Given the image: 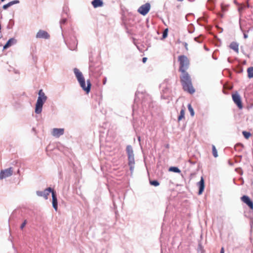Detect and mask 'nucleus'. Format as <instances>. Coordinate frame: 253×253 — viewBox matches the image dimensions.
Instances as JSON below:
<instances>
[{"label": "nucleus", "mask_w": 253, "mask_h": 253, "mask_svg": "<svg viewBox=\"0 0 253 253\" xmlns=\"http://www.w3.org/2000/svg\"><path fill=\"white\" fill-rule=\"evenodd\" d=\"M184 46H185V48L187 50L188 49V48H187L188 44H187V43L185 42V44H184Z\"/></svg>", "instance_id": "37998d69"}, {"label": "nucleus", "mask_w": 253, "mask_h": 253, "mask_svg": "<svg viewBox=\"0 0 253 253\" xmlns=\"http://www.w3.org/2000/svg\"><path fill=\"white\" fill-rule=\"evenodd\" d=\"M228 62H230L229 58H228Z\"/></svg>", "instance_id": "8fccbe9b"}, {"label": "nucleus", "mask_w": 253, "mask_h": 253, "mask_svg": "<svg viewBox=\"0 0 253 253\" xmlns=\"http://www.w3.org/2000/svg\"><path fill=\"white\" fill-rule=\"evenodd\" d=\"M241 200L246 204L251 209H253V202L248 196L244 195L242 196L241 197Z\"/></svg>", "instance_id": "4468645a"}, {"label": "nucleus", "mask_w": 253, "mask_h": 253, "mask_svg": "<svg viewBox=\"0 0 253 253\" xmlns=\"http://www.w3.org/2000/svg\"><path fill=\"white\" fill-rule=\"evenodd\" d=\"M188 109L190 113L191 116H194V110H193V108L192 107V106L191 105V104H189L188 105Z\"/></svg>", "instance_id": "c756f323"}, {"label": "nucleus", "mask_w": 253, "mask_h": 253, "mask_svg": "<svg viewBox=\"0 0 253 253\" xmlns=\"http://www.w3.org/2000/svg\"><path fill=\"white\" fill-rule=\"evenodd\" d=\"M231 49H233L236 53H239V44L236 42H232L229 45Z\"/></svg>", "instance_id": "412c9836"}, {"label": "nucleus", "mask_w": 253, "mask_h": 253, "mask_svg": "<svg viewBox=\"0 0 253 253\" xmlns=\"http://www.w3.org/2000/svg\"><path fill=\"white\" fill-rule=\"evenodd\" d=\"M197 185L199 188L198 194L201 195L203 193L205 188L204 180L202 177H201L200 181L198 182Z\"/></svg>", "instance_id": "f3484780"}, {"label": "nucleus", "mask_w": 253, "mask_h": 253, "mask_svg": "<svg viewBox=\"0 0 253 253\" xmlns=\"http://www.w3.org/2000/svg\"><path fill=\"white\" fill-rule=\"evenodd\" d=\"M32 131H34V132H35V131H36L35 128L33 127V128H32Z\"/></svg>", "instance_id": "a18cd8bd"}, {"label": "nucleus", "mask_w": 253, "mask_h": 253, "mask_svg": "<svg viewBox=\"0 0 253 253\" xmlns=\"http://www.w3.org/2000/svg\"><path fill=\"white\" fill-rule=\"evenodd\" d=\"M5 0H1V1L2 2H3V1H5Z\"/></svg>", "instance_id": "09e8293b"}, {"label": "nucleus", "mask_w": 253, "mask_h": 253, "mask_svg": "<svg viewBox=\"0 0 253 253\" xmlns=\"http://www.w3.org/2000/svg\"><path fill=\"white\" fill-rule=\"evenodd\" d=\"M150 4L149 3H146L142 5L138 9V12L143 15H145L150 9Z\"/></svg>", "instance_id": "9d476101"}, {"label": "nucleus", "mask_w": 253, "mask_h": 253, "mask_svg": "<svg viewBox=\"0 0 253 253\" xmlns=\"http://www.w3.org/2000/svg\"><path fill=\"white\" fill-rule=\"evenodd\" d=\"M177 1H183V0H177Z\"/></svg>", "instance_id": "de8ad7c7"}, {"label": "nucleus", "mask_w": 253, "mask_h": 253, "mask_svg": "<svg viewBox=\"0 0 253 253\" xmlns=\"http://www.w3.org/2000/svg\"><path fill=\"white\" fill-rule=\"evenodd\" d=\"M248 77L249 78H253V66L250 67L247 70Z\"/></svg>", "instance_id": "b1692460"}, {"label": "nucleus", "mask_w": 253, "mask_h": 253, "mask_svg": "<svg viewBox=\"0 0 253 253\" xmlns=\"http://www.w3.org/2000/svg\"><path fill=\"white\" fill-rule=\"evenodd\" d=\"M101 64L99 59L89 58V75L95 78H97L101 74Z\"/></svg>", "instance_id": "f257e3e1"}, {"label": "nucleus", "mask_w": 253, "mask_h": 253, "mask_svg": "<svg viewBox=\"0 0 253 253\" xmlns=\"http://www.w3.org/2000/svg\"><path fill=\"white\" fill-rule=\"evenodd\" d=\"M65 43L70 50H75L77 47L78 42L75 36L74 32L71 33L68 35V38L65 40Z\"/></svg>", "instance_id": "20e7f679"}, {"label": "nucleus", "mask_w": 253, "mask_h": 253, "mask_svg": "<svg viewBox=\"0 0 253 253\" xmlns=\"http://www.w3.org/2000/svg\"><path fill=\"white\" fill-rule=\"evenodd\" d=\"M200 39V37H196L194 38V40L199 42V43H201L202 42V40Z\"/></svg>", "instance_id": "e433bc0d"}, {"label": "nucleus", "mask_w": 253, "mask_h": 253, "mask_svg": "<svg viewBox=\"0 0 253 253\" xmlns=\"http://www.w3.org/2000/svg\"><path fill=\"white\" fill-rule=\"evenodd\" d=\"M17 173H18V174H19V173H20V170H19V169H18V170H17Z\"/></svg>", "instance_id": "49530a36"}, {"label": "nucleus", "mask_w": 253, "mask_h": 253, "mask_svg": "<svg viewBox=\"0 0 253 253\" xmlns=\"http://www.w3.org/2000/svg\"><path fill=\"white\" fill-rule=\"evenodd\" d=\"M12 6L11 4H10V2H9L8 3H7V4H4L2 6V8L3 9H7L9 7Z\"/></svg>", "instance_id": "72a5a7b5"}, {"label": "nucleus", "mask_w": 253, "mask_h": 253, "mask_svg": "<svg viewBox=\"0 0 253 253\" xmlns=\"http://www.w3.org/2000/svg\"><path fill=\"white\" fill-rule=\"evenodd\" d=\"M185 109H182L180 112V115L178 117V120L179 121L184 118Z\"/></svg>", "instance_id": "a878e982"}, {"label": "nucleus", "mask_w": 253, "mask_h": 253, "mask_svg": "<svg viewBox=\"0 0 253 253\" xmlns=\"http://www.w3.org/2000/svg\"><path fill=\"white\" fill-rule=\"evenodd\" d=\"M27 224V220H25L24 222L21 224L20 226V229L22 230L24 227L25 226L26 224Z\"/></svg>", "instance_id": "f704fd0d"}, {"label": "nucleus", "mask_w": 253, "mask_h": 253, "mask_svg": "<svg viewBox=\"0 0 253 253\" xmlns=\"http://www.w3.org/2000/svg\"><path fill=\"white\" fill-rule=\"evenodd\" d=\"M128 165H132L135 164L134 155L128 156Z\"/></svg>", "instance_id": "393cba45"}, {"label": "nucleus", "mask_w": 253, "mask_h": 253, "mask_svg": "<svg viewBox=\"0 0 253 253\" xmlns=\"http://www.w3.org/2000/svg\"><path fill=\"white\" fill-rule=\"evenodd\" d=\"M52 207L54 209L57 211L58 209V201L56 197V192L55 191L52 192Z\"/></svg>", "instance_id": "2eb2a0df"}, {"label": "nucleus", "mask_w": 253, "mask_h": 253, "mask_svg": "<svg viewBox=\"0 0 253 253\" xmlns=\"http://www.w3.org/2000/svg\"><path fill=\"white\" fill-rule=\"evenodd\" d=\"M140 137H138V140L140 141Z\"/></svg>", "instance_id": "3c124183"}, {"label": "nucleus", "mask_w": 253, "mask_h": 253, "mask_svg": "<svg viewBox=\"0 0 253 253\" xmlns=\"http://www.w3.org/2000/svg\"><path fill=\"white\" fill-rule=\"evenodd\" d=\"M36 38L48 39L50 37L49 34L45 31L40 30L36 34Z\"/></svg>", "instance_id": "f8f14e48"}, {"label": "nucleus", "mask_w": 253, "mask_h": 253, "mask_svg": "<svg viewBox=\"0 0 253 253\" xmlns=\"http://www.w3.org/2000/svg\"><path fill=\"white\" fill-rule=\"evenodd\" d=\"M180 79L184 90L190 94L194 93L195 90L192 86L191 79L188 72H182Z\"/></svg>", "instance_id": "f03ea898"}, {"label": "nucleus", "mask_w": 253, "mask_h": 253, "mask_svg": "<svg viewBox=\"0 0 253 253\" xmlns=\"http://www.w3.org/2000/svg\"><path fill=\"white\" fill-rule=\"evenodd\" d=\"M239 6L238 7V11L240 13H241V12L247 7H249V4L248 3L247 5H245L244 4H238Z\"/></svg>", "instance_id": "5701e85b"}, {"label": "nucleus", "mask_w": 253, "mask_h": 253, "mask_svg": "<svg viewBox=\"0 0 253 253\" xmlns=\"http://www.w3.org/2000/svg\"><path fill=\"white\" fill-rule=\"evenodd\" d=\"M69 7L66 5H64L63 7L62 12L61 15V18H63L64 17L66 18H68L69 17Z\"/></svg>", "instance_id": "6ab92c4d"}, {"label": "nucleus", "mask_w": 253, "mask_h": 253, "mask_svg": "<svg viewBox=\"0 0 253 253\" xmlns=\"http://www.w3.org/2000/svg\"><path fill=\"white\" fill-rule=\"evenodd\" d=\"M147 58L146 57H143L142 58V62L143 63H145V62L147 61Z\"/></svg>", "instance_id": "58836bf2"}, {"label": "nucleus", "mask_w": 253, "mask_h": 253, "mask_svg": "<svg viewBox=\"0 0 253 253\" xmlns=\"http://www.w3.org/2000/svg\"><path fill=\"white\" fill-rule=\"evenodd\" d=\"M232 96L233 100L234 101V103L237 105L239 109H242L243 105L241 101V99L239 94L237 93H234L232 94Z\"/></svg>", "instance_id": "9b49d317"}, {"label": "nucleus", "mask_w": 253, "mask_h": 253, "mask_svg": "<svg viewBox=\"0 0 253 253\" xmlns=\"http://www.w3.org/2000/svg\"><path fill=\"white\" fill-rule=\"evenodd\" d=\"M248 37V35L244 33V38L245 39H247Z\"/></svg>", "instance_id": "a19ab883"}, {"label": "nucleus", "mask_w": 253, "mask_h": 253, "mask_svg": "<svg viewBox=\"0 0 253 253\" xmlns=\"http://www.w3.org/2000/svg\"><path fill=\"white\" fill-rule=\"evenodd\" d=\"M10 4H11V5H13L15 4L19 3L20 2V1L18 0H13L11 1H10Z\"/></svg>", "instance_id": "c9c22d12"}, {"label": "nucleus", "mask_w": 253, "mask_h": 253, "mask_svg": "<svg viewBox=\"0 0 253 253\" xmlns=\"http://www.w3.org/2000/svg\"><path fill=\"white\" fill-rule=\"evenodd\" d=\"M106 81H107L106 78H104L103 80V83L104 84H106Z\"/></svg>", "instance_id": "ea45409f"}, {"label": "nucleus", "mask_w": 253, "mask_h": 253, "mask_svg": "<svg viewBox=\"0 0 253 253\" xmlns=\"http://www.w3.org/2000/svg\"><path fill=\"white\" fill-rule=\"evenodd\" d=\"M178 60L180 63L179 71L181 73L186 72L189 65L188 58L185 55H180L178 56Z\"/></svg>", "instance_id": "39448f33"}, {"label": "nucleus", "mask_w": 253, "mask_h": 253, "mask_svg": "<svg viewBox=\"0 0 253 253\" xmlns=\"http://www.w3.org/2000/svg\"><path fill=\"white\" fill-rule=\"evenodd\" d=\"M74 73L76 76V77L78 81H80L82 80H84V78L83 75V74L80 71V70L75 68L74 69Z\"/></svg>", "instance_id": "dca6fc26"}, {"label": "nucleus", "mask_w": 253, "mask_h": 253, "mask_svg": "<svg viewBox=\"0 0 253 253\" xmlns=\"http://www.w3.org/2000/svg\"><path fill=\"white\" fill-rule=\"evenodd\" d=\"M67 19L68 18H66L64 17L63 18H61V20L60 21V25L61 29H62V25L66 24Z\"/></svg>", "instance_id": "c85d7f7f"}, {"label": "nucleus", "mask_w": 253, "mask_h": 253, "mask_svg": "<svg viewBox=\"0 0 253 253\" xmlns=\"http://www.w3.org/2000/svg\"><path fill=\"white\" fill-rule=\"evenodd\" d=\"M126 153L128 156H133V151L130 145H127L126 149Z\"/></svg>", "instance_id": "4be33fe9"}, {"label": "nucleus", "mask_w": 253, "mask_h": 253, "mask_svg": "<svg viewBox=\"0 0 253 253\" xmlns=\"http://www.w3.org/2000/svg\"><path fill=\"white\" fill-rule=\"evenodd\" d=\"M242 133H243L244 136L247 139L249 138V137L251 135V134L250 132H247L246 131H243Z\"/></svg>", "instance_id": "7c9ffc66"}, {"label": "nucleus", "mask_w": 253, "mask_h": 253, "mask_svg": "<svg viewBox=\"0 0 253 253\" xmlns=\"http://www.w3.org/2000/svg\"><path fill=\"white\" fill-rule=\"evenodd\" d=\"M110 169V165L109 163H105L101 167V170L102 171L104 176L106 178V179L107 180L108 183L107 184V185L108 186V188L110 192H111V190L109 187V179L110 177V173L111 172Z\"/></svg>", "instance_id": "423d86ee"}, {"label": "nucleus", "mask_w": 253, "mask_h": 253, "mask_svg": "<svg viewBox=\"0 0 253 253\" xmlns=\"http://www.w3.org/2000/svg\"><path fill=\"white\" fill-rule=\"evenodd\" d=\"M150 184L155 186H158L160 183L157 180H152L150 181Z\"/></svg>", "instance_id": "2f4dec72"}, {"label": "nucleus", "mask_w": 253, "mask_h": 253, "mask_svg": "<svg viewBox=\"0 0 253 253\" xmlns=\"http://www.w3.org/2000/svg\"><path fill=\"white\" fill-rule=\"evenodd\" d=\"M91 4L94 8L101 7L103 5V2L102 0H93Z\"/></svg>", "instance_id": "aec40b11"}, {"label": "nucleus", "mask_w": 253, "mask_h": 253, "mask_svg": "<svg viewBox=\"0 0 253 253\" xmlns=\"http://www.w3.org/2000/svg\"><path fill=\"white\" fill-rule=\"evenodd\" d=\"M38 94L39 96L36 104L35 110V113L37 114H39L42 112L43 105L45 102L47 98L42 89H41L39 91Z\"/></svg>", "instance_id": "7ed1b4c3"}, {"label": "nucleus", "mask_w": 253, "mask_h": 253, "mask_svg": "<svg viewBox=\"0 0 253 253\" xmlns=\"http://www.w3.org/2000/svg\"><path fill=\"white\" fill-rule=\"evenodd\" d=\"M17 42V41L14 38H10L8 40L5 44L3 46V49H7L9 47L12 45L15 44Z\"/></svg>", "instance_id": "a211bd4d"}, {"label": "nucleus", "mask_w": 253, "mask_h": 253, "mask_svg": "<svg viewBox=\"0 0 253 253\" xmlns=\"http://www.w3.org/2000/svg\"><path fill=\"white\" fill-rule=\"evenodd\" d=\"M80 86L82 88V89L85 91L87 93H88L90 90L91 87V84L89 80L87 81L86 84L87 85L85 84V82L84 79L80 81H79Z\"/></svg>", "instance_id": "1a4fd4ad"}, {"label": "nucleus", "mask_w": 253, "mask_h": 253, "mask_svg": "<svg viewBox=\"0 0 253 253\" xmlns=\"http://www.w3.org/2000/svg\"><path fill=\"white\" fill-rule=\"evenodd\" d=\"M169 171H172L176 173L180 172V170L177 167H171L169 168Z\"/></svg>", "instance_id": "bb28decb"}, {"label": "nucleus", "mask_w": 253, "mask_h": 253, "mask_svg": "<svg viewBox=\"0 0 253 253\" xmlns=\"http://www.w3.org/2000/svg\"><path fill=\"white\" fill-rule=\"evenodd\" d=\"M168 29H166L163 32V39H165L166 38V37H167L168 36Z\"/></svg>", "instance_id": "473e14b6"}, {"label": "nucleus", "mask_w": 253, "mask_h": 253, "mask_svg": "<svg viewBox=\"0 0 253 253\" xmlns=\"http://www.w3.org/2000/svg\"><path fill=\"white\" fill-rule=\"evenodd\" d=\"M238 146H243V145H242V144H240V143H239V144H236V146H235V148H236L237 147H238Z\"/></svg>", "instance_id": "79ce46f5"}, {"label": "nucleus", "mask_w": 253, "mask_h": 253, "mask_svg": "<svg viewBox=\"0 0 253 253\" xmlns=\"http://www.w3.org/2000/svg\"><path fill=\"white\" fill-rule=\"evenodd\" d=\"M64 133V129L62 128H54L52 131V135L56 137H59Z\"/></svg>", "instance_id": "ddd939ff"}, {"label": "nucleus", "mask_w": 253, "mask_h": 253, "mask_svg": "<svg viewBox=\"0 0 253 253\" xmlns=\"http://www.w3.org/2000/svg\"><path fill=\"white\" fill-rule=\"evenodd\" d=\"M129 166L130 170L131 171V172L132 173L134 169V165H129Z\"/></svg>", "instance_id": "4c0bfd02"}, {"label": "nucleus", "mask_w": 253, "mask_h": 253, "mask_svg": "<svg viewBox=\"0 0 253 253\" xmlns=\"http://www.w3.org/2000/svg\"><path fill=\"white\" fill-rule=\"evenodd\" d=\"M13 172V170L12 167L1 170L0 171V179H3L11 176Z\"/></svg>", "instance_id": "0eeeda50"}, {"label": "nucleus", "mask_w": 253, "mask_h": 253, "mask_svg": "<svg viewBox=\"0 0 253 253\" xmlns=\"http://www.w3.org/2000/svg\"><path fill=\"white\" fill-rule=\"evenodd\" d=\"M220 253H224L223 248H221V251H220Z\"/></svg>", "instance_id": "c03bdc74"}, {"label": "nucleus", "mask_w": 253, "mask_h": 253, "mask_svg": "<svg viewBox=\"0 0 253 253\" xmlns=\"http://www.w3.org/2000/svg\"><path fill=\"white\" fill-rule=\"evenodd\" d=\"M54 191L50 187H48L45 189L44 191H37L36 194L38 196L43 197L45 198V199H48V196L49 195L50 193L52 194V192Z\"/></svg>", "instance_id": "6e6552de"}, {"label": "nucleus", "mask_w": 253, "mask_h": 253, "mask_svg": "<svg viewBox=\"0 0 253 253\" xmlns=\"http://www.w3.org/2000/svg\"><path fill=\"white\" fill-rule=\"evenodd\" d=\"M212 152L213 156L215 158H216L218 157L217 151L216 149L215 146L214 145H212Z\"/></svg>", "instance_id": "cd10ccee"}]
</instances>
